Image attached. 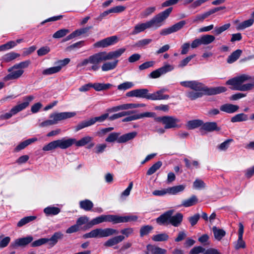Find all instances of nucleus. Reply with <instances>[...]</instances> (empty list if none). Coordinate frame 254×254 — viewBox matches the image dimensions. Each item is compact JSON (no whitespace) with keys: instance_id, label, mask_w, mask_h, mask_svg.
<instances>
[{"instance_id":"a878e982","label":"nucleus","mask_w":254,"mask_h":254,"mask_svg":"<svg viewBox=\"0 0 254 254\" xmlns=\"http://www.w3.org/2000/svg\"><path fill=\"white\" fill-rule=\"evenodd\" d=\"M146 249L148 252L146 253V254H148L149 252L151 254H165L167 252L165 249L150 244L147 245Z\"/></svg>"},{"instance_id":"72a5a7b5","label":"nucleus","mask_w":254,"mask_h":254,"mask_svg":"<svg viewBox=\"0 0 254 254\" xmlns=\"http://www.w3.org/2000/svg\"><path fill=\"white\" fill-rule=\"evenodd\" d=\"M93 125H94V123L92 118L89 120H84L80 122L76 126L74 127L75 130V131H78L80 129H82L86 127H88Z\"/></svg>"},{"instance_id":"4d7b16f0","label":"nucleus","mask_w":254,"mask_h":254,"mask_svg":"<svg viewBox=\"0 0 254 254\" xmlns=\"http://www.w3.org/2000/svg\"><path fill=\"white\" fill-rule=\"evenodd\" d=\"M151 39H143L138 41L134 45V46L141 48L149 44L152 42Z\"/></svg>"},{"instance_id":"2eb2a0df","label":"nucleus","mask_w":254,"mask_h":254,"mask_svg":"<svg viewBox=\"0 0 254 254\" xmlns=\"http://www.w3.org/2000/svg\"><path fill=\"white\" fill-rule=\"evenodd\" d=\"M33 240L32 236H28L24 238L17 239L12 242L10 247L15 249L18 247H23L30 243Z\"/></svg>"},{"instance_id":"6e6d98bb","label":"nucleus","mask_w":254,"mask_h":254,"mask_svg":"<svg viewBox=\"0 0 254 254\" xmlns=\"http://www.w3.org/2000/svg\"><path fill=\"white\" fill-rule=\"evenodd\" d=\"M195 57V55L193 54L186 57L180 62V63L178 64V67L182 68L186 66Z\"/></svg>"},{"instance_id":"2f4dec72","label":"nucleus","mask_w":254,"mask_h":254,"mask_svg":"<svg viewBox=\"0 0 254 254\" xmlns=\"http://www.w3.org/2000/svg\"><path fill=\"white\" fill-rule=\"evenodd\" d=\"M185 186L183 185L173 186L168 188V193L170 195H176L183 191L185 189Z\"/></svg>"},{"instance_id":"a19ab883","label":"nucleus","mask_w":254,"mask_h":254,"mask_svg":"<svg viewBox=\"0 0 254 254\" xmlns=\"http://www.w3.org/2000/svg\"><path fill=\"white\" fill-rule=\"evenodd\" d=\"M61 211L59 208L55 206H48L44 209V213L47 215H56Z\"/></svg>"},{"instance_id":"052dcab7","label":"nucleus","mask_w":254,"mask_h":254,"mask_svg":"<svg viewBox=\"0 0 254 254\" xmlns=\"http://www.w3.org/2000/svg\"><path fill=\"white\" fill-rule=\"evenodd\" d=\"M10 241L9 237H5L3 238L2 236H0V248L6 247Z\"/></svg>"},{"instance_id":"6e6552de","label":"nucleus","mask_w":254,"mask_h":254,"mask_svg":"<svg viewBox=\"0 0 254 254\" xmlns=\"http://www.w3.org/2000/svg\"><path fill=\"white\" fill-rule=\"evenodd\" d=\"M108 222H112L113 224H116V215H102L93 219L88 223L89 227L99 224L100 223Z\"/></svg>"},{"instance_id":"49530a36","label":"nucleus","mask_w":254,"mask_h":254,"mask_svg":"<svg viewBox=\"0 0 254 254\" xmlns=\"http://www.w3.org/2000/svg\"><path fill=\"white\" fill-rule=\"evenodd\" d=\"M248 120V115L244 113H240L236 115L231 119V122L232 123L240 122L246 121Z\"/></svg>"},{"instance_id":"c756f323","label":"nucleus","mask_w":254,"mask_h":254,"mask_svg":"<svg viewBox=\"0 0 254 254\" xmlns=\"http://www.w3.org/2000/svg\"><path fill=\"white\" fill-rule=\"evenodd\" d=\"M37 140V138L34 137L28 139L21 143H20L14 149L15 152H18L21 150L24 149L26 146L31 143Z\"/></svg>"},{"instance_id":"9b49d317","label":"nucleus","mask_w":254,"mask_h":254,"mask_svg":"<svg viewBox=\"0 0 254 254\" xmlns=\"http://www.w3.org/2000/svg\"><path fill=\"white\" fill-rule=\"evenodd\" d=\"M76 115L75 112H61L55 113L50 115V118L53 119L55 124H58L59 121L71 118Z\"/></svg>"},{"instance_id":"cd10ccee","label":"nucleus","mask_w":254,"mask_h":254,"mask_svg":"<svg viewBox=\"0 0 254 254\" xmlns=\"http://www.w3.org/2000/svg\"><path fill=\"white\" fill-rule=\"evenodd\" d=\"M119 60H116L112 62H106L101 66V69L103 71H108L115 69L118 64Z\"/></svg>"},{"instance_id":"4468645a","label":"nucleus","mask_w":254,"mask_h":254,"mask_svg":"<svg viewBox=\"0 0 254 254\" xmlns=\"http://www.w3.org/2000/svg\"><path fill=\"white\" fill-rule=\"evenodd\" d=\"M34 97L33 96L30 95L24 97L23 98L24 102L22 103L19 104L11 109V111L14 114H17L18 112L26 109L30 104V102L34 99Z\"/></svg>"},{"instance_id":"4be33fe9","label":"nucleus","mask_w":254,"mask_h":254,"mask_svg":"<svg viewBox=\"0 0 254 254\" xmlns=\"http://www.w3.org/2000/svg\"><path fill=\"white\" fill-rule=\"evenodd\" d=\"M137 133L136 131H132L122 135H120L118 143H124L128 141L132 140L137 136Z\"/></svg>"},{"instance_id":"8fccbe9b","label":"nucleus","mask_w":254,"mask_h":254,"mask_svg":"<svg viewBox=\"0 0 254 254\" xmlns=\"http://www.w3.org/2000/svg\"><path fill=\"white\" fill-rule=\"evenodd\" d=\"M151 238L155 242L166 241L168 240L169 236L166 233H161L153 235Z\"/></svg>"},{"instance_id":"0eeeda50","label":"nucleus","mask_w":254,"mask_h":254,"mask_svg":"<svg viewBox=\"0 0 254 254\" xmlns=\"http://www.w3.org/2000/svg\"><path fill=\"white\" fill-rule=\"evenodd\" d=\"M158 120L164 125L165 129L179 127L178 123L180 120L174 116H166L158 118Z\"/></svg>"},{"instance_id":"a211bd4d","label":"nucleus","mask_w":254,"mask_h":254,"mask_svg":"<svg viewBox=\"0 0 254 254\" xmlns=\"http://www.w3.org/2000/svg\"><path fill=\"white\" fill-rule=\"evenodd\" d=\"M67 139H71L73 140L72 145L75 144L77 147L83 146L88 144L93 140V137L90 136H85L81 138L80 140L76 141L75 138H69Z\"/></svg>"},{"instance_id":"680f3d73","label":"nucleus","mask_w":254,"mask_h":254,"mask_svg":"<svg viewBox=\"0 0 254 254\" xmlns=\"http://www.w3.org/2000/svg\"><path fill=\"white\" fill-rule=\"evenodd\" d=\"M186 24V22L184 20H182L172 25L171 27L174 33L181 29Z\"/></svg>"},{"instance_id":"39448f33","label":"nucleus","mask_w":254,"mask_h":254,"mask_svg":"<svg viewBox=\"0 0 254 254\" xmlns=\"http://www.w3.org/2000/svg\"><path fill=\"white\" fill-rule=\"evenodd\" d=\"M172 10V7H169L156 15L150 20L146 21L149 28L157 29L161 27L163 24L164 21L169 17Z\"/></svg>"},{"instance_id":"f3484780","label":"nucleus","mask_w":254,"mask_h":254,"mask_svg":"<svg viewBox=\"0 0 254 254\" xmlns=\"http://www.w3.org/2000/svg\"><path fill=\"white\" fill-rule=\"evenodd\" d=\"M125 239V236L118 235L109 239L104 243L106 247H112L122 242Z\"/></svg>"},{"instance_id":"774afa93","label":"nucleus","mask_w":254,"mask_h":254,"mask_svg":"<svg viewBox=\"0 0 254 254\" xmlns=\"http://www.w3.org/2000/svg\"><path fill=\"white\" fill-rule=\"evenodd\" d=\"M205 249L201 246L194 247L190 252L189 254H198L204 253Z\"/></svg>"},{"instance_id":"4c0bfd02","label":"nucleus","mask_w":254,"mask_h":254,"mask_svg":"<svg viewBox=\"0 0 254 254\" xmlns=\"http://www.w3.org/2000/svg\"><path fill=\"white\" fill-rule=\"evenodd\" d=\"M197 201L198 199L196 196L195 195H192L190 198L183 200L181 205L188 207L194 205Z\"/></svg>"},{"instance_id":"7c9ffc66","label":"nucleus","mask_w":254,"mask_h":254,"mask_svg":"<svg viewBox=\"0 0 254 254\" xmlns=\"http://www.w3.org/2000/svg\"><path fill=\"white\" fill-rule=\"evenodd\" d=\"M113 86L110 83H92V87L97 91L107 90Z\"/></svg>"},{"instance_id":"bf43d9fd","label":"nucleus","mask_w":254,"mask_h":254,"mask_svg":"<svg viewBox=\"0 0 254 254\" xmlns=\"http://www.w3.org/2000/svg\"><path fill=\"white\" fill-rule=\"evenodd\" d=\"M254 22V20L253 19H249L245 20L239 24V29H244L249 27L253 24Z\"/></svg>"},{"instance_id":"7ed1b4c3","label":"nucleus","mask_w":254,"mask_h":254,"mask_svg":"<svg viewBox=\"0 0 254 254\" xmlns=\"http://www.w3.org/2000/svg\"><path fill=\"white\" fill-rule=\"evenodd\" d=\"M251 76L244 74L227 80L226 83L227 85L233 86L231 89L233 90L241 91H249L254 88V84L250 83L245 84H243V83L247 81L251 80Z\"/></svg>"},{"instance_id":"3c124183","label":"nucleus","mask_w":254,"mask_h":254,"mask_svg":"<svg viewBox=\"0 0 254 254\" xmlns=\"http://www.w3.org/2000/svg\"><path fill=\"white\" fill-rule=\"evenodd\" d=\"M120 135H121L120 132H112L106 138L105 141L108 142H114L116 141L118 143Z\"/></svg>"},{"instance_id":"58836bf2","label":"nucleus","mask_w":254,"mask_h":254,"mask_svg":"<svg viewBox=\"0 0 254 254\" xmlns=\"http://www.w3.org/2000/svg\"><path fill=\"white\" fill-rule=\"evenodd\" d=\"M31 62L29 60L25 61L22 62H20L18 64H14L13 66L9 68L8 69V71L10 72L12 70L15 69H22V68H27L29 64H30Z\"/></svg>"},{"instance_id":"5701e85b","label":"nucleus","mask_w":254,"mask_h":254,"mask_svg":"<svg viewBox=\"0 0 254 254\" xmlns=\"http://www.w3.org/2000/svg\"><path fill=\"white\" fill-rule=\"evenodd\" d=\"M64 235L62 232H57L50 238H47V243L51 247H53L58 243L59 240L62 239Z\"/></svg>"},{"instance_id":"79ce46f5","label":"nucleus","mask_w":254,"mask_h":254,"mask_svg":"<svg viewBox=\"0 0 254 254\" xmlns=\"http://www.w3.org/2000/svg\"><path fill=\"white\" fill-rule=\"evenodd\" d=\"M204 94V92L198 91H191L187 93V96L191 100H195L201 97Z\"/></svg>"},{"instance_id":"c9c22d12","label":"nucleus","mask_w":254,"mask_h":254,"mask_svg":"<svg viewBox=\"0 0 254 254\" xmlns=\"http://www.w3.org/2000/svg\"><path fill=\"white\" fill-rule=\"evenodd\" d=\"M202 121L200 120H193L189 121L186 124V127L189 129H193L202 126Z\"/></svg>"},{"instance_id":"dca6fc26","label":"nucleus","mask_w":254,"mask_h":254,"mask_svg":"<svg viewBox=\"0 0 254 254\" xmlns=\"http://www.w3.org/2000/svg\"><path fill=\"white\" fill-rule=\"evenodd\" d=\"M173 210H168L156 219V222L159 225L169 224L170 217L173 215Z\"/></svg>"},{"instance_id":"20e7f679","label":"nucleus","mask_w":254,"mask_h":254,"mask_svg":"<svg viewBox=\"0 0 254 254\" xmlns=\"http://www.w3.org/2000/svg\"><path fill=\"white\" fill-rule=\"evenodd\" d=\"M118 233L119 231L113 228H96L84 234L83 237L85 239L108 237Z\"/></svg>"},{"instance_id":"f8f14e48","label":"nucleus","mask_w":254,"mask_h":254,"mask_svg":"<svg viewBox=\"0 0 254 254\" xmlns=\"http://www.w3.org/2000/svg\"><path fill=\"white\" fill-rule=\"evenodd\" d=\"M118 41V38L117 36H112L100 40L94 44L95 47L106 48L109 46L113 45Z\"/></svg>"},{"instance_id":"f03ea898","label":"nucleus","mask_w":254,"mask_h":254,"mask_svg":"<svg viewBox=\"0 0 254 254\" xmlns=\"http://www.w3.org/2000/svg\"><path fill=\"white\" fill-rule=\"evenodd\" d=\"M180 84L183 86L190 88L193 90L203 92L207 95H216L227 90L226 88L224 86L208 88L202 83L195 80L182 81Z\"/></svg>"},{"instance_id":"423d86ee","label":"nucleus","mask_w":254,"mask_h":254,"mask_svg":"<svg viewBox=\"0 0 254 254\" xmlns=\"http://www.w3.org/2000/svg\"><path fill=\"white\" fill-rule=\"evenodd\" d=\"M72 141L73 140L71 139H67L65 138L54 140L45 145L43 147V150L44 151H48L55 149L58 147L62 149H65L72 146Z\"/></svg>"},{"instance_id":"f704fd0d","label":"nucleus","mask_w":254,"mask_h":254,"mask_svg":"<svg viewBox=\"0 0 254 254\" xmlns=\"http://www.w3.org/2000/svg\"><path fill=\"white\" fill-rule=\"evenodd\" d=\"M242 53L241 50H237L233 52L227 58V62L228 64H232L236 61Z\"/></svg>"},{"instance_id":"393cba45","label":"nucleus","mask_w":254,"mask_h":254,"mask_svg":"<svg viewBox=\"0 0 254 254\" xmlns=\"http://www.w3.org/2000/svg\"><path fill=\"white\" fill-rule=\"evenodd\" d=\"M164 91L163 90H159L156 92L149 94V100H167L169 98L168 95L163 94Z\"/></svg>"},{"instance_id":"412c9836","label":"nucleus","mask_w":254,"mask_h":254,"mask_svg":"<svg viewBox=\"0 0 254 254\" xmlns=\"http://www.w3.org/2000/svg\"><path fill=\"white\" fill-rule=\"evenodd\" d=\"M183 219V215L181 213H177L174 215H171L170 217L169 224L174 227L179 226Z\"/></svg>"},{"instance_id":"9d476101","label":"nucleus","mask_w":254,"mask_h":254,"mask_svg":"<svg viewBox=\"0 0 254 254\" xmlns=\"http://www.w3.org/2000/svg\"><path fill=\"white\" fill-rule=\"evenodd\" d=\"M225 8V6L215 7L214 8L209 9L203 13L197 14L193 18L192 22L198 23V22H202L205 18H207L211 14Z\"/></svg>"},{"instance_id":"ea45409f","label":"nucleus","mask_w":254,"mask_h":254,"mask_svg":"<svg viewBox=\"0 0 254 254\" xmlns=\"http://www.w3.org/2000/svg\"><path fill=\"white\" fill-rule=\"evenodd\" d=\"M212 231L215 238L218 241H220L226 234V232L224 230L217 228L216 226L213 227Z\"/></svg>"},{"instance_id":"ddd939ff","label":"nucleus","mask_w":254,"mask_h":254,"mask_svg":"<svg viewBox=\"0 0 254 254\" xmlns=\"http://www.w3.org/2000/svg\"><path fill=\"white\" fill-rule=\"evenodd\" d=\"M149 91L147 89H137L128 92L126 94L127 97H135L137 98H145L149 100Z\"/></svg>"},{"instance_id":"6ab92c4d","label":"nucleus","mask_w":254,"mask_h":254,"mask_svg":"<svg viewBox=\"0 0 254 254\" xmlns=\"http://www.w3.org/2000/svg\"><path fill=\"white\" fill-rule=\"evenodd\" d=\"M201 129L204 130L208 132H212L214 131H219L221 128L217 126L215 122H206L202 124Z\"/></svg>"},{"instance_id":"f257e3e1","label":"nucleus","mask_w":254,"mask_h":254,"mask_svg":"<svg viewBox=\"0 0 254 254\" xmlns=\"http://www.w3.org/2000/svg\"><path fill=\"white\" fill-rule=\"evenodd\" d=\"M126 48H120L116 51L108 53L101 52L89 56L88 58L83 60L78 64V66H83L89 64L92 65L88 68V70L97 71L99 68V64L102 62L115 60L121 57L125 53Z\"/></svg>"},{"instance_id":"b1692460","label":"nucleus","mask_w":254,"mask_h":254,"mask_svg":"<svg viewBox=\"0 0 254 254\" xmlns=\"http://www.w3.org/2000/svg\"><path fill=\"white\" fill-rule=\"evenodd\" d=\"M239 108V107L237 105L227 103L221 106L220 110L228 114H232L237 112Z\"/></svg>"},{"instance_id":"473e14b6","label":"nucleus","mask_w":254,"mask_h":254,"mask_svg":"<svg viewBox=\"0 0 254 254\" xmlns=\"http://www.w3.org/2000/svg\"><path fill=\"white\" fill-rule=\"evenodd\" d=\"M150 113L149 112H146L143 114L139 115H134L130 116L127 117L123 120V122H130L132 121L136 120L142 118L143 117H150Z\"/></svg>"},{"instance_id":"864d4df0","label":"nucleus","mask_w":254,"mask_h":254,"mask_svg":"<svg viewBox=\"0 0 254 254\" xmlns=\"http://www.w3.org/2000/svg\"><path fill=\"white\" fill-rule=\"evenodd\" d=\"M231 26L230 23H227L220 27H215L214 30V33L216 35H219L224 31L228 29Z\"/></svg>"},{"instance_id":"09e8293b","label":"nucleus","mask_w":254,"mask_h":254,"mask_svg":"<svg viewBox=\"0 0 254 254\" xmlns=\"http://www.w3.org/2000/svg\"><path fill=\"white\" fill-rule=\"evenodd\" d=\"M36 217L34 216H26L22 218L17 224L18 227H21L24 225L34 220Z\"/></svg>"},{"instance_id":"1a4fd4ad","label":"nucleus","mask_w":254,"mask_h":254,"mask_svg":"<svg viewBox=\"0 0 254 254\" xmlns=\"http://www.w3.org/2000/svg\"><path fill=\"white\" fill-rule=\"evenodd\" d=\"M174 69L173 65L170 64H165L163 66L152 71L149 75V77L151 78H157L161 75L172 71Z\"/></svg>"},{"instance_id":"603ef678","label":"nucleus","mask_w":254,"mask_h":254,"mask_svg":"<svg viewBox=\"0 0 254 254\" xmlns=\"http://www.w3.org/2000/svg\"><path fill=\"white\" fill-rule=\"evenodd\" d=\"M69 32V30L67 29H62L56 32L53 35V38L55 39H59L64 37Z\"/></svg>"},{"instance_id":"13d9d810","label":"nucleus","mask_w":254,"mask_h":254,"mask_svg":"<svg viewBox=\"0 0 254 254\" xmlns=\"http://www.w3.org/2000/svg\"><path fill=\"white\" fill-rule=\"evenodd\" d=\"M133 86L134 84L132 82L127 81L119 85L118 86V89L119 90H126L131 88Z\"/></svg>"},{"instance_id":"e433bc0d","label":"nucleus","mask_w":254,"mask_h":254,"mask_svg":"<svg viewBox=\"0 0 254 254\" xmlns=\"http://www.w3.org/2000/svg\"><path fill=\"white\" fill-rule=\"evenodd\" d=\"M19 56L20 55L19 54L11 52L3 55L2 57L1 60L3 62L8 63L19 57Z\"/></svg>"},{"instance_id":"c85d7f7f","label":"nucleus","mask_w":254,"mask_h":254,"mask_svg":"<svg viewBox=\"0 0 254 254\" xmlns=\"http://www.w3.org/2000/svg\"><path fill=\"white\" fill-rule=\"evenodd\" d=\"M137 218L138 217L136 215H127L125 216L116 215V224L135 221L137 220Z\"/></svg>"},{"instance_id":"a18cd8bd","label":"nucleus","mask_w":254,"mask_h":254,"mask_svg":"<svg viewBox=\"0 0 254 254\" xmlns=\"http://www.w3.org/2000/svg\"><path fill=\"white\" fill-rule=\"evenodd\" d=\"M162 165L161 161H159L154 164L151 167H150L146 172V175L150 176L155 173Z\"/></svg>"},{"instance_id":"0e129e2a","label":"nucleus","mask_w":254,"mask_h":254,"mask_svg":"<svg viewBox=\"0 0 254 254\" xmlns=\"http://www.w3.org/2000/svg\"><path fill=\"white\" fill-rule=\"evenodd\" d=\"M232 141V139H229L225 140L218 146V148L221 151H225L229 147L230 142Z\"/></svg>"},{"instance_id":"5fc2aeb1","label":"nucleus","mask_w":254,"mask_h":254,"mask_svg":"<svg viewBox=\"0 0 254 254\" xmlns=\"http://www.w3.org/2000/svg\"><path fill=\"white\" fill-rule=\"evenodd\" d=\"M153 227L151 225H145L142 226L140 229V236L142 237L148 235L153 230Z\"/></svg>"},{"instance_id":"bb28decb","label":"nucleus","mask_w":254,"mask_h":254,"mask_svg":"<svg viewBox=\"0 0 254 254\" xmlns=\"http://www.w3.org/2000/svg\"><path fill=\"white\" fill-rule=\"evenodd\" d=\"M17 70H12L10 73L4 77L5 81L16 79L19 78L23 73V69H17Z\"/></svg>"},{"instance_id":"69168bd1","label":"nucleus","mask_w":254,"mask_h":254,"mask_svg":"<svg viewBox=\"0 0 254 254\" xmlns=\"http://www.w3.org/2000/svg\"><path fill=\"white\" fill-rule=\"evenodd\" d=\"M48 243V241L47 238H41L37 240L34 241L31 244V246L33 247H37L41 246L44 244H45Z\"/></svg>"},{"instance_id":"e2e57ef3","label":"nucleus","mask_w":254,"mask_h":254,"mask_svg":"<svg viewBox=\"0 0 254 254\" xmlns=\"http://www.w3.org/2000/svg\"><path fill=\"white\" fill-rule=\"evenodd\" d=\"M120 232L123 235V236H125V237H126L127 238L133 234L134 229L132 228L128 227L121 230Z\"/></svg>"},{"instance_id":"37998d69","label":"nucleus","mask_w":254,"mask_h":254,"mask_svg":"<svg viewBox=\"0 0 254 254\" xmlns=\"http://www.w3.org/2000/svg\"><path fill=\"white\" fill-rule=\"evenodd\" d=\"M79 205L81 208L85 211H89L91 210L93 207V203L91 201L88 199L80 201Z\"/></svg>"},{"instance_id":"c03bdc74","label":"nucleus","mask_w":254,"mask_h":254,"mask_svg":"<svg viewBox=\"0 0 254 254\" xmlns=\"http://www.w3.org/2000/svg\"><path fill=\"white\" fill-rule=\"evenodd\" d=\"M61 71L60 66H53L46 68L42 71V74L44 75H50L58 73Z\"/></svg>"},{"instance_id":"aec40b11","label":"nucleus","mask_w":254,"mask_h":254,"mask_svg":"<svg viewBox=\"0 0 254 254\" xmlns=\"http://www.w3.org/2000/svg\"><path fill=\"white\" fill-rule=\"evenodd\" d=\"M147 29H149L147 22L144 23H138L134 26L133 29L130 32V34L131 35H135L144 32Z\"/></svg>"},{"instance_id":"338daca9","label":"nucleus","mask_w":254,"mask_h":254,"mask_svg":"<svg viewBox=\"0 0 254 254\" xmlns=\"http://www.w3.org/2000/svg\"><path fill=\"white\" fill-rule=\"evenodd\" d=\"M193 186L196 189H201L205 187V185L201 180L196 179L193 182Z\"/></svg>"},{"instance_id":"de8ad7c7","label":"nucleus","mask_w":254,"mask_h":254,"mask_svg":"<svg viewBox=\"0 0 254 254\" xmlns=\"http://www.w3.org/2000/svg\"><path fill=\"white\" fill-rule=\"evenodd\" d=\"M202 45H207L212 43L215 40V37L212 35H204L200 37Z\"/></svg>"}]
</instances>
